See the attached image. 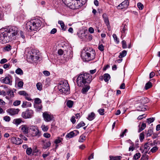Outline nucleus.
<instances>
[{
	"label": "nucleus",
	"instance_id": "nucleus-36",
	"mask_svg": "<svg viewBox=\"0 0 160 160\" xmlns=\"http://www.w3.org/2000/svg\"><path fill=\"white\" fill-rule=\"evenodd\" d=\"M15 72L18 74L22 75L23 74V72L22 70L19 68L16 70Z\"/></svg>",
	"mask_w": 160,
	"mask_h": 160
},
{
	"label": "nucleus",
	"instance_id": "nucleus-10",
	"mask_svg": "<svg viewBox=\"0 0 160 160\" xmlns=\"http://www.w3.org/2000/svg\"><path fill=\"white\" fill-rule=\"evenodd\" d=\"M129 2L128 0H125L121 3L118 6L117 8L118 9H123L127 8L129 5Z\"/></svg>",
	"mask_w": 160,
	"mask_h": 160
},
{
	"label": "nucleus",
	"instance_id": "nucleus-54",
	"mask_svg": "<svg viewBox=\"0 0 160 160\" xmlns=\"http://www.w3.org/2000/svg\"><path fill=\"white\" fill-rule=\"evenodd\" d=\"M23 83L22 81H19L18 83V87L21 88H22L23 86Z\"/></svg>",
	"mask_w": 160,
	"mask_h": 160
},
{
	"label": "nucleus",
	"instance_id": "nucleus-58",
	"mask_svg": "<svg viewBox=\"0 0 160 160\" xmlns=\"http://www.w3.org/2000/svg\"><path fill=\"white\" fill-rule=\"evenodd\" d=\"M10 66V64L9 63H6L4 64L3 66V67L4 69H7L9 68Z\"/></svg>",
	"mask_w": 160,
	"mask_h": 160
},
{
	"label": "nucleus",
	"instance_id": "nucleus-38",
	"mask_svg": "<svg viewBox=\"0 0 160 160\" xmlns=\"http://www.w3.org/2000/svg\"><path fill=\"white\" fill-rule=\"evenodd\" d=\"M78 37L81 39H83L85 36V33L84 32H80L78 33Z\"/></svg>",
	"mask_w": 160,
	"mask_h": 160
},
{
	"label": "nucleus",
	"instance_id": "nucleus-48",
	"mask_svg": "<svg viewBox=\"0 0 160 160\" xmlns=\"http://www.w3.org/2000/svg\"><path fill=\"white\" fill-rule=\"evenodd\" d=\"M85 136L83 135H82L79 138L78 141L80 142H82L83 141L85 140Z\"/></svg>",
	"mask_w": 160,
	"mask_h": 160
},
{
	"label": "nucleus",
	"instance_id": "nucleus-26",
	"mask_svg": "<svg viewBox=\"0 0 160 160\" xmlns=\"http://www.w3.org/2000/svg\"><path fill=\"white\" fill-rule=\"evenodd\" d=\"M8 95L10 97V98H12L14 96L13 91L12 90H8L7 92Z\"/></svg>",
	"mask_w": 160,
	"mask_h": 160
},
{
	"label": "nucleus",
	"instance_id": "nucleus-59",
	"mask_svg": "<svg viewBox=\"0 0 160 160\" xmlns=\"http://www.w3.org/2000/svg\"><path fill=\"white\" fill-rule=\"evenodd\" d=\"M43 74L46 76H48L50 75V73L48 71H44L43 72Z\"/></svg>",
	"mask_w": 160,
	"mask_h": 160
},
{
	"label": "nucleus",
	"instance_id": "nucleus-32",
	"mask_svg": "<svg viewBox=\"0 0 160 160\" xmlns=\"http://www.w3.org/2000/svg\"><path fill=\"white\" fill-rule=\"evenodd\" d=\"M18 35H20L21 38H22V42H24V39L25 38V37L24 35L23 32L21 31H20Z\"/></svg>",
	"mask_w": 160,
	"mask_h": 160
},
{
	"label": "nucleus",
	"instance_id": "nucleus-12",
	"mask_svg": "<svg viewBox=\"0 0 160 160\" xmlns=\"http://www.w3.org/2000/svg\"><path fill=\"white\" fill-rule=\"evenodd\" d=\"M11 141L13 143L17 145L20 144L22 142V140L21 139L14 137L11 138Z\"/></svg>",
	"mask_w": 160,
	"mask_h": 160
},
{
	"label": "nucleus",
	"instance_id": "nucleus-22",
	"mask_svg": "<svg viewBox=\"0 0 160 160\" xmlns=\"http://www.w3.org/2000/svg\"><path fill=\"white\" fill-rule=\"evenodd\" d=\"M34 107L38 111L41 110L42 108V106L41 104H34Z\"/></svg>",
	"mask_w": 160,
	"mask_h": 160
},
{
	"label": "nucleus",
	"instance_id": "nucleus-46",
	"mask_svg": "<svg viewBox=\"0 0 160 160\" xmlns=\"http://www.w3.org/2000/svg\"><path fill=\"white\" fill-rule=\"evenodd\" d=\"M137 6L139 9L140 10H142L144 7L143 5L140 2H138Z\"/></svg>",
	"mask_w": 160,
	"mask_h": 160
},
{
	"label": "nucleus",
	"instance_id": "nucleus-29",
	"mask_svg": "<svg viewBox=\"0 0 160 160\" xmlns=\"http://www.w3.org/2000/svg\"><path fill=\"white\" fill-rule=\"evenodd\" d=\"M51 145V143L49 141L45 142L43 145V148L44 149H47Z\"/></svg>",
	"mask_w": 160,
	"mask_h": 160
},
{
	"label": "nucleus",
	"instance_id": "nucleus-50",
	"mask_svg": "<svg viewBox=\"0 0 160 160\" xmlns=\"http://www.w3.org/2000/svg\"><path fill=\"white\" fill-rule=\"evenodd\" d=\"M11 49V46L9 45H8L4 47V49L8 51H10Z\"/></svg>",
	"mask_w": 160,
	"mask_h": 160
},
{
	"label": "nucleus",
	"instance_id": "nucleus-17",
	"mask_svg": "<svg viewBox=\"0 0 160 160\" xmlns=\"http://www.w3.org/2000/svg\"><path fill=\"white\" fill-rule=\"evenodd\" d=\"M58 23L60 25L63 31H65L67 29V27L65 26L64 22L62 21H59Z\"/></svg>",
	"mask_w": 160,
	"mask_h": 160
},
{
	"label": "nucleus",
	"instance_id": "nucleus-34",
	"mask_svg": "<svg viewBox=\"0 0 160 160\" xmlns=\"http://www.w3.org/2000/svg\"><path fill=\"white\" fill-rule=\"evenodd\" d=\"M153 131L152 129H149L147 131V132L146 133L147 137H150L151 136L152 134L153 133Z\"/></svg>",
	"mask_w": 160,
	"mask_h": 160
},
{
	"label": "nucleus",
	"instance_id": "nucleus-31",
	"mask_svg": "<svg viewBox=\"0 0 160 160\" xmlns=\"http://www.w3.org/2000/svg\"><path fill=\"white\" fill-rule=\"evenodd\" d=\"M85 123L82 121L81 122L79 123H78L76 126V128L79 129L81 127L84 126Z\"/></svg>",
	"mask_w": 160,
	"mask_h": 160
},
{
	"label": "nucleus",
	"instance_id": "nucleus-19",
	"mask_svg": "<svg viewBox=\"0 0 160 160\" xmlns=\"http://www.w3.org/2000/svg\"><path fill=\"white\" fill-rule=\"evenodd\" d=\"M95 118V115L94 113L93 112H92L88 115L87 119L89 121H92Z\"/></svg>",
	"mask_w": 160,
	"mask_h": 160
},
{
	"label": "nucleus",
	"instance_id": "nucleus-15",
	"mask_svg": "<svg viewBox=\"0 0 160 160\" xmlns=\"http://www.w3.org/2000/svg\"><path fill=\"white\" fill-rule=\"evenodd\" d=\"M29 128L26 125H22L20 127L21 131L24 134H28V132Z\"/></svg>",
	"mask_w": 160,
	"mask_h": 160
},
{
	"label": "nucleus",
	"instance_id": "nucleus-18",
	"mask_svg": "<svg viewBox=\"0 0 160 160\" xmlns=\"http://www.w3.org/2000/svg\"><path fill=\"white\" fill-rule=\"evenodd\" d=\"M122 157L120 156H109V160H121Z\"/></svg>",
	"mask_w": 160,
	"mask_h": 160
},
{
	"label": "nucleus",
	"instance_id": "nucleus-49",
	"mask_svg": "<svg viewBox=\"0 0 160 160\" xmlns=\"http://www.w3.org/2000/svg\"><path fill=\"white\" fill-rule=\"evenodd\" d=\"M104 109H100L98 110V112L101 115H103L104 113Z\"/></svg>",
	"mask_w": 160,
	"mask_h": 160
},
{
	"label": "nucleus",
	"instance_id": "nucleus-13",
	"mask_svg": "<svg viewBox=\"0 0 160 160\" xmlns=\"http://www.w3.org/2000/svg\"><path fill=\"white\" fill-rule=\"evenodd\" d=\"M137 110L138 111H145L146 110V106L144 105L138 103L136 105Z\"/></svg>",
	"mask_w": 160,
	"mask_h": 160
},
{
	"label": "nucleus",
	"instance_id": "nucleus-63",
	"mask_svg": "<svg viewBox=\"0 0 160 160\" xmlns=\"http://www.w3.org/2000/svg\"><path fill=\"white\" fill-rule=\"evenodd\" d=\"M51 136L50 134L48 133H45L43 134V136L47 138H48L50 137Z\"/></svg>",
	"mask_w": 160,
	"mask_h": 160
},
{
	"label": "nucleus",
	"instance_id": "nucleus-28",
	"mask_svg": "<svg viewBox=\"0 0 160 160\" xmlns=\"http://www.w3.org/2000/svg\"><path fill=\"white\" fill-rule=\"evenodd\" d=\"M14 123L18 125L22 122V120L20 118H18L14 119Z\"/></svg>",
	"mask_w": 160,
	"mask_h": 160
},
{
	"label": "nucleus",
	"instance_id": "nucleus-56",
	"mask_svg": "<svg viewBox=\"0 0 160 160\" xmlns=\"http://www.w3.org/2000/svg\"><path fill=\"white\" fill-rule=\"evenodd\" d=\"M158 149V148L157 147L155 146L152 148L151 150V151L152 153L155 152Z\"/></svg>",
	"mask_w": 160,
	"mask_h": 160
},
{
	"label": "nucleus",
	"instance_id": "nucleus-60",
	"mask_svg": "<svg viewBox=\"0 0 160 160\" xmlns=\"http://www.w3.org/2000/svg\"><path fill=\"white\" fill-rule=\"evenodd\" d=\"M75 117L74 116H72L71 118V121L73 124H74L76 122V120L75 119Z\"/></svg>",
	"mask_w": 160,
	"mask_h": 160
},
{
	"label": "nucleus",
	"instance_id": "nucleus-1",
	"mask_svg": "<svg viewBox=\"0 0 160 160\" xmlns=\"http://www.w3.org/2000/svg\"><path fill=\"white\" fill-rule=\"evenodd\" d=\"M18 28L15 27H8L6 30H0V42L5 43L14 39L18 32Z\"/></svg>",
	"mask_w": 160,
	"mask_h": 160
},
{
	"label": "nucleus",
	"instance_id": "nucleus-33",
	"mask_svg": "<svg viewBox=\"0 0 160 160\" xmlns=\"http://www.w3.org/2000/svg\"><path fill=\"white\" fill-rule=\"evenodd\" d=\"M41 128L43 131L46 132L48 130L49 127L48 126H45L44 124H42L41 126Z\"/></svg>",
	"mask_w": 160,
	"mask_h": 160
},
{
	"label": "nucleus",
	"instance_id": "nucleus-24",
	"mask_svg": "<svg viewBox=\"0 0 160 160\" xmlns=\"http://www.w3.org/2000/svg\"><path fill=\"white\" fill-rule=\"evenodd\" d=\"M90 88V87L89 86H87L85 87L82 88V92L83 94H85L89 89Z\"/></svg>",
	"mask_w": 160,
	"mask_h": 160
},
{
	"label": "nucleus",
	"instance_id": "nucleus-35",
	"mask_svg": "<svg viewBox=\"0 0 160 160\" xmlns=\"http://www.w3.org/2000/svg\"><path fill=\"white\" fill-rule=\"evenodd\" d=\"M146 125L144 123H142L141 125V127L139 128L138 132H140L142 131L146 127Z\"/></svg>",
	"mask_w": 160,
	"mask_h": 160
},
{
	"label": "nucleus",
	"instance_id": "nucleus-8",
	"mask_svg": "<svg viewBox=\"0 0 160 160\" xmlns=\"http://www.w3.org/2000/svg\"><path fill=\"white\" fill-rule=\"evenodd\" d=\"M42 116L44 120L47 122H49L52 120L53 118L52 115L47 112L43 113Z\"/></svg>",
	"mask_w": 160,
	"mask_h": 160
},
{
	"label": "nucleus",
	"instance_id": "nucleus-6",
	"mask_svg": "<svg viewBox=\"0 0 160 160\" xmlns=\"http://www.w3.org/2000/svg\"><path fill=\"white\" fill-rule=\"evenodd\" d=\"M34 112L31 110L27 109L25 111L22 112V117L24 119L31 118L33 115Z\"/></svg>",
	"mask_w": 160,
	"mask_h": 160
},
{
	"label": "nucleus",
	"instance_id": "nucleus-4",
	"mask_svg": "<svg viewBox=\"0 0 160 160\" xmlns=\"http://www.w3.org/2000/svg\"><path fill=\"white\" fill-rule=\"evenodd\" d=\"M59 91L62 94H68L69 93V87L68 83L62 81L59 82L58 86Z\"/></svg>",
	"mask_w": 160,
	"mask_h": 160
},
{
	"label": "nucleus",
	"instance_id": "nucleus-14",
	"mask_svg": "<svg viewBox=\"0 0 160 160\" xmlns=\"http://www.w3.org/2000/svg\"><path fill=\"white\" fill-rule=\"evenodd\" d=\"M79 133V131L78 130H74L70 132L67 134L66 136V137L69 138H71L76 136Z\"/></svg>",
	"mask_w": 160,
	"mask_h": 160
},
{
	"label": "nucleus",
	"instance_id": "nucleus-45",
	"mask_svg": "<svg viewBox=\"0 0 160 160\" xmlns=\"http://www.w3.org/2000/svg\"><path fill=\"white\" fill-rule=\"evenodd\" d=\"M112 37L115 40V41L117 43H119V39L117 38V37L116 36V35L115 34H113L112 35Z\"/></svg>",
	"mask_w": 160,
	"mask_h": 160
},
{
	"label": "nucleus",
	"instance_id": "nucleus-5",
	"mask_svg": "<svg viewBox=\"0 0 160 160\" xmlns=\"http://www.w3.org/2000/svg\"><path fill=\"white\" fill-rule=\"evenodd\" d=\"M95 55L94 52L92 51V54L88 52H83L81 54V56L83 61L88 62L94 59Z\"/></svg>",
	"mask_w": 160,
	"mask_h": 160
},
{
	"label": "nucleus",
	"instance_id": "nucleus-37",
	"mask_svg": "<svg viewBox=\"0 0 160 160\" xmlns=\"http://www.w3.org/2000/svg\"><path fill=\"white\" fill-rule=\"evenodd\" d=\"M141 156V154L140 153H138L135 154L133 157V159L135 160L138 159Z\"/></svg>",
	"mask_w": 160,
	"mask_h": 160
},
{
	"label": "nucleus",
	"instance_id": "nucleus-7",
	"mask_svg": "<svg viewBox=\"0 0 160 160\" xmlns=\"http://www.w3.org/2000/svg\"><path fill=\"white\" fill-rule=\"evenodd\" d=\"M30 129L32 132V136L39 137L41 135V132L39 131L38 128L35 126H31Z\"/></svg>",
	"mask_w": 160,
	"mask_h": 160
},
{
	"label": "nucleus",
	"instance_id": "nucleus-44",
	"mask_svg": "<svg viewBox=\"0 0 160 160\" xmlns=\"http://www.w3.org/2000/svg\"><path fill=\"white\" fill-rule=\"evenodd\" d=\"M154 120V118H149L147 119V122H148V124H150L151 123L153 122Z\"/></svg>",
	"mask_w": 160,
	"mask_h": 160
},
{
	"label": "nucleus",
	"instance_id": "nucleus-39",
	"mask_svg": "<svg viewBox=\"0 0 160 160\" xmlns=\"http://www.w3.org/2000/svg\"><path fill=\"white\" fill-rule=\"evenodd\" d=\"M121 29H122V30L121 31L122 33V34L125 33L127 29L126 25L123 24L121 26Z\"/></svg>",
	"mask_w": 160,
	"mask_h": 160
},
{
	"label": "nucleus",
	"instance_id": "nucleus-61",
	"mask_svg": "<svg viewBox=\"0 0 160 160\" xmlns=\"http://www.w3.org/2000/svg\"><path fill=\"white\" fill-rule=\"evenodd\" d=\"M140 139L142 140L144 138V132H142L140 134Z\"/></svg>",
	"mask_w": 160,
	"mask_h": 160
},
{
	"label": "nucleus",
	"instance_id": "nucleus-27",
	"mask_svg": "<svg viewBox=\"0 0 160 160\" xmlns=\"http://www.w3.org/2000/svg\"><path fill=\"white\" fill-rule=\"evenodd\" d=\"M152 86V85L151 82H149L146 84L145 88L146 90H148L151 88Z\"/></svg>",
	"mask_w": 160,
	"mask_h": 160
},
{
	"label": "nucleus",
	"instance_id": "nucleus-57",
	"mask_svg": "<svg viewBox=\"0 0 160 160\" xmlns=\"http://www.w3.org/2000/svg\"><path fill=\"white\" fill-rule=\"evenodd\" d=\"M8 61L7 60L6 58H3L0 61V63L1 64H3Z\"/></svg>",
	"mask_w": 160,
	"mask_h": 160
},
{
	"label": "nucleus",
	"instance_id": "nucleus-2",
	"mask_svg": "<svg viewBox=\"0 0 160 160\" xmlns=\"http://www.w3.org/2000/svg\"><path fill=\"white\" fill-rule=\"evenodd\" d=\"M92 77L89 73H84L80 74L77 79V82L79 87H83L90 84L92 80Z\"/></svg>",
	"mask_w": 160,
	"mask_h": 160
},
{
	"label": "nucleus",
	"instance_id": "nucleus-62",
	"mask_svg": "<svg viewBox=\"0 0 160 160\" xmlns=\"http://www.w3.org/2000/svg\"><path fill=\"white\" fill-rule=\"evenodd\" d=\"M98 48L101 51H102L104 50V46L101 44L98 46Z\"/></svg>",
	"mask_w": 160,
	"mask_h": 160
},
{
	"label": "nucleus",
	"instance_id": "nucleus-55",
	"mask_svg": "<svg viewBox=\"0 0 160 160\" xmlns=\"http://www.w3.org/2000/svg\"><path fill=\"white\" fill-rule=\"evenodd\" d=\"M10 119V118L9 116H6L3 117V120L6 122H9Z\"/></svg>",
	"mask_w": 160,
	"mask_h": 160
},
{
	"label": "nucleus",
	"instance_id": "nucleus-43",
	"mask_svg": "<svg viewBox=\"0 0 160 160\" xmlns=\"http://www.w3.org/2000/svg\"><path fill=\"white\" fill-rule=\"evenodd\" d=\"M34 102L35 103L34 104H41V100L39 98H35L34 100Z\"/></svg>",
	"mask_w": 160,
	"mask_h": 160
},
{
	"label": "nucleus",
	"instance_id": "nucleus-23",
	"mask_svg": "<svg viewBox=\"0 0 160 160\" xmlns=\"http://www.w3.org/2000/svg\"><path fill=\"white\" fill-rule=\"evenodd\" d=\"M126 54L127 51L125 50H123L120 53L118 57L119 58H123L126 55Z\"/></svg>",
	"mask_w": 160,
	"mask_h": 160
},
{
	"label": "nucleus",
	"instance_id": "nucleus-21",
	"mask_svg": "<svg viewBox=\"0 0 160 160\" xmlns=\"http://www.w3.org/2000/svg\"><path fill=\"white\" fill-rule=\"evenodd\" d=\"M110 78V75L108 73H105L104 75V79L105 82H108Z\"/></svg>",
	"mask_w": 160,
	"mask_h": 160
},
{
	"label": "nucleus",
	"instance_id": "nucleus-42",
	"mask_svg": "<svg viewBox=\"0 0 160 160\" xmlns=\"http://www.w3.org/2000/svg\"><path fill=\"white\" fill-rule=\"evenodd\" d=\"M150 144H149L148 143H147L144 145V149L146 150L147 151H148L150 148V147L149 146V145Z\"/></svg>",
	"mask_w": 160,
	"mask_h": 160
},
{
	"label": "nucleus",
	"instance_id": "nucleus-11",
	"mask_svg": "<svg viewBox=\"0 0 160 160\" xmlns=\"http://www.w3.org/2000/svg\"><path fill=\"white\" fill-rule=\"evenodd\" d=\"M20 110L18 109L10 108L7 110V112L10 115H14L18 113Z\"/></svg>",
	"mask_w": 160,
	"mask_h": 160
},
{
	"label": "nucleus",
	"instance_id": "nucleus-3",
	"mask_svg": "<svg viewBox=\"0 0 160 160\" xmlns=\"http://www.w3.org/2000/svg\"><path fill=\"white\" fill-rule=\"evenodd\" d=\"M41 23L39 19H32L27 22L25 28L28 31H37L41 26Z\"/></svg>",
	"mask_w": 160,
	"mask_h": 160
},
{
	"label": "nucleus",
	"instance_id": "nucleus-51",
	"mask_svg": "<svg viewBox=\"0 0 160 160\" xmlns=\"http://www.w3.org/2000/svg\"><path fill=\"white\" fill-rule=\"evenodd\" d=\"M38 58H39V57L38 56H34L33 55H31L30 56V58L31 60L33 61H35V59H38Z\"/></svg>",
	"mask_w": 160,
	"mask_h": 160
},
{
	"label": "nucleus",
	"instance_id": "nucleus-16",
	"mask_svg": "<svg viewBox=\"0 0 160 160\" xmlns=\"http://www.w3.org/2000/svg\"><path fill=\"white\" fill-rule=\"evenodd\" d=\"M32 104L30 102H28L26 101H24L23 102L22 104V107L23 108H25L28 107H30L31 106Z\"/></svg>",
	"mask_w": 160,
	"mask_h": 160
},
{
	"label": "nucleus",
	"instance_id": "nucleus-30",
	"mask_svg": "<svg viewBox=\"0 0 160 160\" xmlns=\"http://www.w3.org/2000/svg\"><path fill=\"white\" fill-rule=\"evenodd\" d=\"M73 104V102L71 100H68L67 102V106L69 108H71L72 107Z\"/></svg>",
	"mask_w": 160,
	"mask_h": 160
},
{
	"label": "nucleus",
	"instance_id": "nucleus-47",
	"mask_svg": "<svg viewBox=\"0 0 160 160\" xmlns=\"http://www.w3.org/2000/svg\"><path fill=\"white\" fill-rule=\"evenodd\" d=\"M32 149L31 148H28L26 150V153L28 155H30L31 154L32 152Z\"/></svg>",
	"mask_w": 160,
	"mask_h": 160
},
{
	"label": "nucleus",
	"instance_id": "nucleus-40",
	"mask_svg": "<svg viewBox=\"0 0 160 160\" xmlns=\"http://www.w3.org/2000/svg\"><path fill=\"white\" fill-rule=\"evenodd\" d=\"M62 140V138L58 137L55 140L54 142L56 144H58L61 142Z\"/></svg>",
	"mask_w": 160,
	"mask_h": 160
},
{
	"label": "nucleus",
	"instance_id": "nucleus-52",
	"mask_svg": "<svg viewBox=\"0 0 160 160\" xmlns=\"http://www.w3.org/2000/svg\"><path fill=\"white\" fill-rule=\"evenodd\" d=\"M21 103V101L16 100L13 103V105L14 106H17L20 104Z\"/></svg>",
	"mask_w": 160,
	"mask_h": 160
},
{
	"label": "nucleus",
	"instance_id": "nucleus-25",
	"mask_svg": "<svg viewBox=\"0 0 160 160\" xmlns=\"http://www.w3.org/2000/svg\"><path fill=\"white\" fill-rule=\"evenodd\" d=\"M18 93L22 96H28V94L24 91H19L18 92Z\"/></svg>",
	"mask_w": 160,
	"mask_h": 160
},
{
	"label": "nucleus",
	"instance_id": "nucleus-41",
	"mask_svg": "<svg viewBox=\"0 0 160 160\" xmlns=\"http://www.w3.org/2000/svg\"><path fill=\"white\" fill-rule=\"evenodd\" d=\"M37 88L38 90L40 91L42 89V85L40 82H38L36 84Z\"/></svg>",
	"mask_w": 160,
	"mask_h": 160
},
{
	"label": "nucleus",
	"instance_id": "nucleus-53",
	"mask_svg": "<svg viewBox=\"0 0 160 160\" xmlns=\"http://www.w3.org/2000/svg\"><path fill=\"white\" fill-rule=\"evenodd\" d=\"M122 48H127V45L126 41L125 40H123L122 42Z\"/></svg>",
	"mask_w": 160,
	"mask_h": 160
},
{
	"label": "nucleus",
	"instance_id": "nucleus-20",
	"mask_svg": "<svg viewBox=\"0 0 160 160\" xmlns=\"http://www.w3.org/2000/svg\"><path fill=\"white\" fill-rule=\"evenodd\" d=\"M148 98L145 97H142L140 100V103L144 105V104L148 102Z\"/></svg>",
	"mask_w": 160,
	"mask_h": 160
},
{
	"label": "nucleus",
	"instance_id": "nucleus-9",
	"mask_svg": "<svg viewBox=\"0 0 160 160\" xmlns=\"http://www.w3.org/2000/svg\"><path fill=\"white\" fill-rule=\"evenodd\" d=\"M1 81L4 83L11 85L12 80L11 76L6 77L5 78H1Z\"/></svg>",
	"mask_w": 160,
	"mask_h": 160
},
{
	"label": "nucleus",
	"instance_id": "nucleus-64",
	"mask_svg": "<svg viewBox=\"0 0 160 160\" xmlns=\"http://www.w3.org/2000/svg\"><path fill=\"white\" fill-rule=\"evenodd\" d=\"M146 117V115L145 114H143L142 115H139L138 118V119L139 120H141Z\"/></svg>",
	"mask_w": 160,
	"mask_h": 160
}]
</instances>
